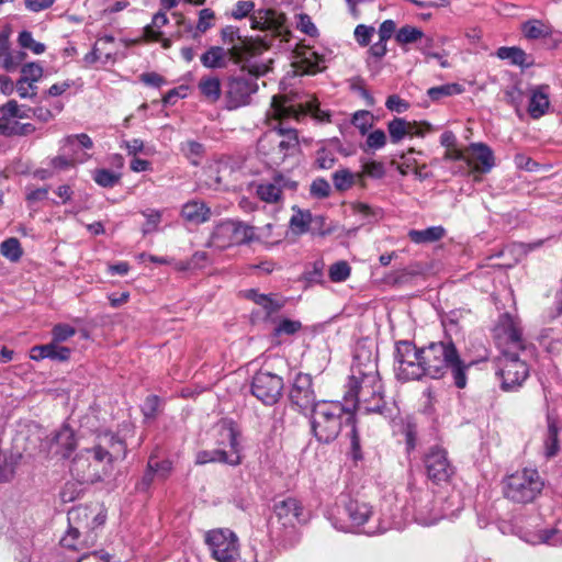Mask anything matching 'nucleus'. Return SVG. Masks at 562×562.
Segmentation results:
<instances>
[{
  "label": "nucleus",
  "instance_id": "3c124183",
  "mask_svg": "<svg viewBox=\"0 0 562 562\" xmlns=\"http://www.w3.org/2000/svg\"><path fill=\"white\" fill-rule=\"evenodd\" d=\"M505 334L507 336V340L510 345V348H513V351L520 350L525 352L528 349L527 342L522 339L521 330L515 326L512 322L506 327Z\"/></svg>",
  "mask_w": 562,
  "mask_h": 562
},
{
  "label": "nucleus",
  "instance_id": "cd10ccee",
  "mask_svg": "<svg viewBox=\"0 0 562 562\" xmlns=\"http://www.w3.org/2000/svg\"><path fill=\"white\" fill-rule=\"evenodd\" d=\"M420 364L422 359L419 357L418 360L409 358L408 360L397 363L394 368L396 379L402 382L423 380L424 371Z\"/></svg>",
  "mask_w": 562,
  "mask_h": 562
},
{
  "label": "nucleus",
  "instance_id": "5701e85b",
  "mask_svg": "<svg viewBox=\"0 0 562 562\" xmlns=\"http://www.w3.org/2000/svg\"><path fill=\"white\" fill-rule=\"evenodd\" d=\"M546 89H548V86L531 88L528 113L535 120L543 116L550 106L549 95L546 92Z\"/></svg>",
  "mask_w": 562,
  "mask_h": 562
},
{
  "label": "nucleus",
  "instance_id": "1a4fd4ad",
  "mask_svg": "<svg viewBox=\"0 0 562 562\" xmlns=\"http://www.w3.org/2000/svg\"><path fill=\"white\" fill-rule=\"evenodd\" d=\"M456 345L451 338L446 340L429 342L420 347V359L424 371V378L439 380L447 374V362Z\"/></svg>",
  "mask_w": 562,
  "mask_h": 562
},
{
  "label": "nucleus",
  "instance_id": "ea45409f",
  "mask_svg": "<svg viewBox=\"0 0 562 562\" xmlns=\"http://www.w3.org/2000/svg\"><path fill=\"white\" fill-rule=\"evenodd\" d=\"M539 539L542 543L551 546L562 544V510L557 515L555 522L551 528L539 531Z\"/></svg>",
  "mask_w": 562,
  "mask_h": 562
},
{
  "label": "nucleus",
  "instance_id": "0eeeda50",
  "mask_svg": "<svg viewBox=\"0 0 562 562\" xmlns=\"http://www.w3.org/2000/svg\"><path fill=\"white\" fill-rule=\"evenodd\" d=\"M543 486L537 470L525 469L506 477L504 495L515 503L528 504L536 499Z\"/></svg>",
  "mask_w": 562,
  "mask_h": 562
},
{
  "label": "nucleus",
  "instance_id": "f257e3e1",
  "mask_svg": "<svg viewBox=\"0 0 562 562\" xmlns=\"http://www.w3.org/2000/svg\"><path fill=\"white\" fill-rule=\"evenodd\" d=\"M232 58L240 64L238 74L227 78L225 85L226 108L235 110L240 106L248 105L251 95L258 91L257 80L271 70L269 61L258 60L256 50L251 43H245L239 47L232 49Z\"/></svg>",
  "mask_w": 562,
  "mask_h": 562
},
{
  "label": "nucleus",
  "instance_id": "9b49d317",
  "mask_svg": "<svg viewBox=\"0 0 562 562\" xmlns=\"http://www.w3.org/2000/svg\"><path fill=\"white\" fill-rule=\"evenodd\" d=\"M502 368L497 372L501 378V387L503 391H516L529 375L527 363L519 359L516 351L510 349L503 352Z\"/></svg>",
  "mask_w": 562,
  "mask_h": 562
},
{
  "label": "nucleus",
  "instance_id": "423d86ee",
  "mask_svg": "<svg viewBox=\"0 0 562 562\" xmlns=\"http://www.w3.org/2000/svg\"><path fill=\"white\" fill-rule=\"evenodd\" d=\"M372 514V507L368 503L342 495L330 512L329 520L335 529L352 532L355 527L363 526Z\"/></svg>",
  "mask_w": 562,
  "mask_h": 562
},
{
  "label": "nucleus",
  "instance_id": "0e129e2a",
  "mask_svg": "<svg viewBox=\"0 0 562 562\" xmlns=\"http://www.w3.org/2000/svg\"><path fill=\"white\" fill-rule=\"evenodd\" d=\"M525 100V93L520 89L519 85H513L508 89L505 90V101L514 106L516 111H519V108L522 105Z\"/></svg>",
  "mask_w": 562,
  "mask_h": 562
},
{
  "label": "nucleus",
  "instance_id": "bf43d9fd",
  "mask_svg": "<svg viewBox=\"0 0 562 562\" xmlns=\"http://www.w3.org/2000/svg\"><path fill=\"white\" fill-rule=\"evenodd\" d=\"M43 67L35 61L26 63L21 67V79L31 83L37 82L43 76Z\"/></svg>",
  "mask_w": 562,
  "mask_h": 562
},
{
  "label": "nucleus",
  "instance_id": "774afa93",
  "mask_svg": "<svg viewBox=\"0 0 562 562\" xmlns=\"http://www.w3.org/2000/svg\"><path fill=\"white\" fill-rule=\"evenodd\" d=\"M542 45L546 49H558L562 47V32L554 29L553 26L550 27V31H548V34L542 40Z\"/></svg>",
  "mask_w": 562,
  "mask_h": 562
},
{
  "label": "nucleus",
  "instance_id": "c756f323",
  "mask_svg": "<svg viewBox=\"0 0 562 562\" xmlns=\"http://www.w3.org/2000/svg\"><path fill=\"white\" fill-rule=\"evenodd\" d=\"M551 26L552 25L548 21L540 19H529L521 23L520 32L522 36L528 41L540 40L542 42Z\"/></svg>",
  "mask_w": 562,
  "mask_h": 562
},
{
  "label": "nucleus",
  "instance_id": "8fccbe9b",
  "mask_svg": "<svg viewBox=\"0 0 562 562\" xmlns=\"http://www.w3.org/2000/svg\"><path fill=\"white\" fill-rule=\"evenodd\" d=\"M408 123L405 119L394 117L387 123V131L390 134L391 143H400L406 134H408Z\"/></svg>",
  "mask_w": 562,
  "mask_h": 562
},
{
  "label": "nucleus",
  "instance_id": "338daca9",
  "mask_svg": "<svg viewBox=\"0 0 562 562\" xmlns=\"http://www.w3.org/2000/svg\"><path fill=\"white\" fill-rule=\"evenodd\" d=\"M76 334V329L68 324H57L52 329V340L60 344Z\"/></svg>",
  "mask_w": 562,
  "mask_h": 562
},
{
  "label": "nucleus",
  "instance_id": "69168bd1",
  "mask_svg": "<svg viewBox=\"0 0 562 562\" xmlns=\"http://www.w3.org/2000/svg\"><path fill=\"white\" fill-rule=\"evenodd\" d=\"M296 29L311 37H317L319 35L316 25L313 23L311 16L306 13L297 14Z\"/></svg>",
  "mask_w": 562,
  "mask_h": 562
},
{
  "label": "nucleus",
  "instance_id": "864d4df0",
  "mask_svg": "<svg viewBox=\"0 0 562 562\" xmlns=\"http://www.w3.org/2000/svg\"><path fill=\"white\" fill-rule=\"evenodd\" d=\"M147 464L153 465V472L159 480H166L172 471V462L169 459L158 460L155 454H150Z\"/></svg>",
  "mask_w": 562,
  "mask_h": 562
},
{
  "label": "nucleus",
  "instance_id": "2eb2a0df",
  "mask_svg": "<svg viewBox=\"0 0 562 562\" xmlns=\"http://www.w3.org/2000/svg\"><path fill=\"white\" fill-rule=\"evenodd\" d=\"M46 443L53 453L60 456L63 459L70 458L78 446L76 432L67 423L53 431L46 438Z\"/></svg>",
  "mask_w": 562,
  "mask_h": 562
},
{
  "label": "nucleus",
  "instance_id": "e2e57ef3",
  "mask_svg": "<svg viewBox=\"0 0 562 562\" xmlns=\"http://www.w3.org/2000/svg\"><path fill=\"white\" fill-rule=\"evenodd\" d=\"M331 188L325 178H316L310 187V194L315 199H326L330 195Z\"/></svg>",
  "mask_w": 562,
  "mask_h": 562
},
{
  "label": "nucleus",
  "instance_id": "393cba45",
  "mask_svg": "<svg viewBox=\"0 0 562 562\" xmlns=\"http://www.w3.org/2000/svg\"><path fill=\"white\" fill-rule=\"evenodd\" d=\"M560 426L557 417L547 415V432L543 439L544 454L548 459L555 457L560 451Z\"/></svg>",
  "mask_w": 562,
  "mask_h": 562
},
{
  "label": "nucleus",
  "instance_id": "39448f33",
  "mask_svg": "<svg viewBox=\"0 0 562 562\" xmlns=\"http://www.w3.org/2000/svg\"><path fill=\"white\" fill-rule=\"evenodd\" d=\"M257 148L265 164L270 168H277L286 158L293 157L300 151L297 131L276 127L259 139Z\"/></svg>",
  "mask_w": 562,
  "mask_h": 562
},
{
  "label": "nucleus",
  "instance_id": "680f3d73",
  "mask_svg": "<svg viewBox=\"0 0 562 562\" xmlns=\"http://www.w3.org/2000/svg\"><path fill=\"white\" fill-rule=\"evenodd\" d=\"M0 113L3 114V119L10 120L11 117L29 119L31 114L26 110H21L20 105L15 100H9L7 103L0 106Z\"/></svg>",
  "mask_w": 562,
  "mask_h": 562
},
{
  "label": "nucleus",
  "instance_id": "a211bd4d",
  "mask_svg": "<svg viewBox=\"0 0 562 562\" xmlns=\"http://www.w3.org/2000/svg\"><path fill=\"white\" fill-rule=\"evenodd\" d=\"M475 361H465L461 358V355L457 347H454L452 353L448 358L447 373L450 372L453 385L463 390L468 385V371L473 367Z\"/></svg>",
  "mask_w": 562,
  "mask_h": 562
},
{
  "label": "nucleus",
  "instance_id": "f3484780",
  "mask_svg": "<svg viewBox=\"0 0 562 562\" xmlns=\"http://www.w3.org/2000/svg\"><path fill=\"white\" fill-rule=\"evenodd\" d=\"M273 513L283 527H294L296 522L305 521L303 507L294 497H285L274 501Z\"/></svg>",
  "mask_w": 562,
  "mask_h": 562
},
{
  "label": "nucleus",
  "instance_id": "37998d69",
  "mask_svg": "<svg viewBox=\"0 0 562 562\" xmlns=\"http://www.w3.org/2000/svg\"><path fill=\"white\" fill-rule=\"evenodd\" d=\"M423 30L409 24L403 25L395 33V41L400 45L416 44L423 37Z\"/></svg>",
  "mask_w": 562,
  "mask_h": 562
},
{
  "label": "nucleus",
  "instance_id": "aec40b11",
  "mask_svg": "<svg viewBox=\"0 0 562 562\" xmlns=\"http://www.w3.org/2000/svg\"><path fill=\"white\" fill-rule=\"evenodd\" d=\"M71 349L60 346L55 341L45 345H36L31 348L30 358L34 361L49 359L57 362H66L70 359Z\"/></svg>",
  "mask_w": 562,
  "mask_h": 562
},
{
  "label": "nucleus",
  "instance_id": "4be33fe9",
  "mask_svg": "<svg viewBox=\"0 0 562 562\" xmlns=\"http://www.w3.org/2000/svg\"><path fill=\"white\" fill-rule=\"evenodd\" d=\"M212 211L203 202L199 200H192L182 205L181 216L189 223L200 225L207 222L211 218Z\"/></svg>",
  "mask_w": 562,
  "mask_h": 562
},
{
  "label": "nucleus",
  "instance_id": "c03bdc74",
  "mask_svg": "<svg viewBox=\"0 0 562 562\" xmlns=\"http://www.w3.org/2000/svg\"><path fill=\"white\" fill-rule=\"evenodd\" d=\"M274 11L271 9H259L250 16L252 30L266 31L273 27Z\"/></svg>",
  "mask_w": 562,
  "mask_h": 562
},
{
  "label": "nucleus",
  "instance_id": "a878e982",
  "mask_svg": "<svg viewBox=\"0 0 562 562\" xmlns=\"http://www.w3.org/2000/svg\"><path fill=\"white\" fill-rule=\"evenodd\" d=\"M221 38L224 43H228V44H232L235 42V40H238L239 41V44L238 45H233L228 52H229V55L232 56V49L235 48V47H239L241 45H244L246 42L247 43H251L254 45V48L256 50V58L262 53V50L267 49V45L257 41V40H254L251 37H241L240 36V33H239V29L236 27V26H233V25H226L225 27H223L221 30Z\"/></svg>",
  "mask_w": 562,
  "mask_h": 562
},
{
  "label": "nucleus",
  "instance_id": "58836bf2",
  "mask_svg": "<svg viewBox=\"0 0 562 562\" xmlns=\"http://www.w3.org/2000/svg\"><path fill=\"white\" fill-rule=\"evenodd\" d=\"M256 193L261 201L267 203H278L282 199L280 187L274 176L272 177V181L258 184Z\"/></svg>",
  "mask_w": 562,
  "mask_h": 562
},
{
  "label": "nucleus",
  "instance_id": "473e14b6",
  "mask_svg": "<svg viewBox=\"0 0 562 562\" xmlns=\"http://www.w3.org/2000/svg\"><path fill=\"white\" fill-rule=\"evenodd\" d=\"M446 229L441 226H430L425 229H411L408 237L415 244H429L443 238Z\"/></svg>",
  "mask_w": 562,
  "mask_h": 562
},
{
  "label": "nucleus",
  "instance_id": "a19ab883",
  "mask_svg": "<svg viewBox=\"0 0 562 562\" xmlns=\"http://www.w3.org/2000/svg\"><path fill=\"white\" fill-rule=\"evenodd\" d=\"M122 173L106 168H98L92 173L94 182L102 188H113L120 183Z\"/></svg>",
  "mask_w": 562,
  "mask_h": 562
},
{
  "label": "nucleus",
  "instance_id": "6ab92c4d",
  "mask_svg": "<svg viewBox=\"0 0 562 562\" xmlns=\"http://www.w3.org/2000/svg\"><path fill=\"white\" fill-rule=\"evenodd\" d=\"M172 15L177 18L178 26H180L184 33H190L191 37L194 40L210 30L213 26V20L215 19L214 11L209 8L199 11V20L195 27L182 13H172Z\"/></svg>",
  "mask_w": 562,
  "mask_h": 562
},
{
  "label": "nucleus",
  "instance_id": "4c0bfd02",
  "mask_svg": "<svg viewBox=\"0 0 562 562\" xmlns=\"http://www.w3.org/2000/svg\"><path fill=\"white\" fill-rule=\"evenodd\" d=\"M180 151L193 166H199L205 154V147L196 140H186L180 144Z\"/></svg>",
  "mask_w": 562,
  "mask_h": 562
},
{
  "label": "nucleus",
  "instance_id": "6e6d98bb",
  "mask_svg": "<svg viewBox=\"0 0 562 562\" xmlns=\"http://www.w3.org/2000/svg\"><path fill=\"white\" fill-rule=\"evenodd\" d=\"M18 43L22 48L30 49L37 55L43 54L46 49V46L43 43L36 42L33 38L32 32L27 30L20 32Z\"/></svg>",
  "mask_w": 562,
  "mask_h": 562
},
{
  "label": "nucleus",
  "instance_id": "2f4dec72",
  "mask_svg": "<svg viewBox=\"0 0 562 562\" xmlns=\"http://www.w3.org/2000/svg\"><path fill=\"white\" fill-rule=\"evenodd\" d=\"M91 514L92 510L89 507H74L67 514L68 525L74 528H79L85 535L91 533Z\"/></svg>",
  "mask_w": 562,
  "mask_h": 562
},
{
  "label": "nucleus",
  "instance_id": "bb28decb",
  "mask_svg": "<svg viewBox=\"0 0 562 562\" xmlns=\"http://www.w3.org/2000/svg\"><path fill=\"white\" fill-rule=\"evenodd\" d=\"M499 59H509L512 65L528 69L535 65V60L522 48L518 46H502L496 50Z\"/></svg>",
  "mask_w": 562,
  "mask_h": 562
},
{
  "label": "nucleus",
  "instance_id": "09e8293b",
  "mask_svg": "<svg viewBox=\"0 0 562 562\" xmlns=\"http://www.w3.org/2000/svg\"><path fill=\"white\" fill-rule=\"evenodd\" d=\"M462 87L459 83H446L437 87H431L427 90V95L431 101H439L445 97L460 94Z\"/></svg>",
  "mask_w": 562,
  "mask_h": 562
},
{
  "label": "nucleus",
  "instance_id": "4d7b16f0",
  "mask_svg": "<svg viewBox=\"0 0 562 562\" xmlns=\"http://www.w3.org/2000/svg\"><path fill=\"white\" fill-rule=\"evenodd\" d=\"M351 268L345 260L337 261L329 267V279L333 282H344L350 277Z\"/></svg>",
  "mask_w": 562,
  "mask_h": 562
},
{
  "label": "nucleus",
  "instance_id": "052dcab7",
  "mask_svg": "<svg viewBox=\"0 0 562 562\" xmlns=\"http://www.w3.org/2000/svg\"><path fill=\"white\" fill-rule=\"evenodd\" d=\"M361 164H362L361 165L362 171L369 178L379 180V179H382L386 173L385 166L381 161H376V160H372V159H368V160L361 159Z\"/></svg>",
  "mask_w": 562,
  "mask_h": 562
},
{
  "label": "nucleus",
  "instance_id": "72a5a7b5",
  "mask_svg": "<svg viewBox=\"0 0 562 562\" xmlns=\"http://www.w3.org/2000/svg\"><path fill=\"white\" fill-rule=\"evenodd\" d=\"M345 426L350 427V451L349 457L351 460L357 463L363 459V453L361 449L360 436L357 428V418L355 414H349L345 419Z\"/></svg>",
  "mask_w": 562,
  "mask_h": 562
},
{
  "label": "nucleus",
  "instance_id": "603ef678",
  "mask_svg": "<svg viewBox=\"0 0 562 562\" xmlns=\"http://www.w3.org/2000/svg\"><path fill=\"white\" fill-rule=\"evenodd\" d=\"M373 114L368 110H359L353 113L351 123L357 127L361 135L368 134L373 124Z\"/></svg>",
  "mask_w": 562,
  "mask_h": 562
},
{
  "label": "nucleus",
  "instance_id": "4468645a",
  "mask_svg": "<svg viewBox=\"0 0 562 562\" xmlns=\"http://www.w3.org/2000/svg\"><path fill=\"white\" fill-rule=\"evenodd\" d=\"M427 476L434 483L447 482L454 469L448 460L447 451L439 447H432L424 459Z\"/></svg>",
  "mask_w": 562,
  "mask_h": 562
},
{
  "label": "nucleus",
  "instance_id": "9d476101",
  "mask_svg": "<svg viewBox=\"0 0 562 562\" xmlns=\"http://www.w3.org/2000/svg\"><path fill=\"white\" fill-rule=\"evenodd\" d=\"M283 391V379L276 373L259 370L251 378L250 393L266 406L279 403Z\"/></svg>",
  "mask_w": 562,
  "mask_h": 562
},
{
  "label": "nucleus",
  "instance_id": "dca6fc26",
  "mask_svg": "<svg viewBox=\"0 0 562 562\" xmlns=\"http://www.w3.org/2000/svg\"><path fill=\"white\" fill-rule=\"evenodd\" d=\"M85 453L90 454L95 462L104 463L110 468L113 467L114 462L119 461L108 450H104L101 446H98L94 442V445L91 448L82 450L72 460L70 471L72 473H76L78 476H81L82 479H86V467H90L88 458H85Z\"/></svg>",
  "mask_w": 562,
  "mask_h": 562
},
{
  "label": "nucleus",
  "instance_id": "13d9d810",
  "mask_svg": "<svg viewBox=\"0 0 562 562\" xmlns=\"http://www.w3.org/2000/svg\"><path fill=\"white\" fill-rule=\"evenodd\" d=\"M142 214L146 217V222L142 227L144 236L149 235L158 229L161 222V212L158 210H145Z\"/></svg>",
  "mask_w": 562,
  "mask_h": 562
},
{
  "label": "nucleus",
  "instance_id": "5fc2aeb1",
  "mask_svg": "<svg viewBox=\"0 0 562 562\" xmlns=\"http://www.w3.org/2000/svg\"><path fill=\"white\" fill-rule=\"evenodd\" d=\"M351 207L355 214L361 215L362 220L368 223L378 221L382 216L381 209L372 207L367 203L356 202Z\"/></svg>",
  "mask_w": 562,
  "mask_h": 562
},
{
  "label": "nucleus",
  "instance_id": "20e7f679",
  "mask_svg": "<svg viewBox=\"0 0 562 562\" xmlns=\"http://www.w3.org/2000/svg\"><path fill=\"white\" fill-rule=\"evenodd\" d=\"M218 436L216 440L218 448L199 451L195 457V464L224 463L237 467L241 463L240 431L236 423L232 419L223 420L220 425Z\"/></svg>",
  "mask_w": 562,
  "mask_h": 562
},
{
  "label": "nucleus",
  "instance_id": "49530a36",
  "mask_svg": "<svg viewBox=\"0 0 562 562\" xmlns=\"http://www.w3.org/2000/svg\"><path fill=\"white\" fill-rule=\"evenodd\" d=\"M295 212L291 220H290V226L295 229L299 234H304L310 231V224L312 221V213L308 210H301L297 206L292 207Z\"/></svg>",
  "mask_w": 562,
  "mask_h": 562
},
{
  "label": "nucleus",
  "instance_id": "f704fd0d",
  "mask_svg": "<svg viewBox=\"0 0 562 562\" xmlns=\"http://www.w3.org/2000/svg\"><path fill=\"white\" fill-rule=\"evenodd\" d=\"M229 52L222 46H211L201 55V64L205 68L217 69L226 66V57Z\"/></svg>",
  "mask_w": 562,
  "mask_h": 562
},
{
  "label": "nucleus",
  "instance_id": "ddd939ff",
  "mask_svg": "<svg viewBox=\"0 0 562 562\" xmlns=\"http://www.w3.org/2000/svg\"><path fill=\"white\" fill-rule=\"evenodd\" d=\"M212 557L218 562H231L238 555V539L229 529L211 530L205 536Z\"/></svg>",
  "mask_w": 562,
  "mask_h": 562
},
{
  "label": "nucleus",
  "instance_id": "e433bc0d",
  "mask_svg": "<svg viewBox=\"0 0 562 562\" xmlns=\"http://www.w3.org/2000/svg\"><path fill=\"white\" fill-rule=\"evenodd\" d=\"M420 357V348H417L414 341L412 340H398L395 342L394 347V362L395 364L408 360L409 358H414V360H418Z\"/></svg>",
  "mask_w": 562,
  "mask_h": 562
},
{
  "label": "nucleus",
  "instance_id": "6e6552de",
  "mask_svg": "<svg viewBox=\"0 0 562 562\" xmlns=\"http://www.w3.org/2000/svg\"><path fill=\"white\" fill-rule=\"evenodd\" d=\"M258 239L254 226L235 220L218 222L211 234V243L221 249L248 245Z\"/></svg>",
  "mask_w": 562,
  "mask_h": 562
},
{
  "label": "nucleus",
  "instance_id": "7ed1b4c3",
  "mask_svg": "<svg viewBox=\"0 0 562 562\" xmlns=\"http://www.w3.org/2000/svg\"><path fill=\"white\" fill-rule=\"evenodd\" d=\"M355 414L339 401H318L313 411H311V431L315 439L322 445L334 442L345 425L346 417Z\"/></svg>",
  "mask_w": 562,
  "mask_h": 562
},
{
  "label": "nucleus",
  "instance_id": "b1692460",
  "mask_svg": "<svg viewBox=\"0 0 562 562\" xmlns=\"http://www.w3.org/2000/svg\"><path fill=\"white\" fill-rule=\"evenodd\" d=\"M247 300L252 301L255 304L261 306L266 312V317L278 313L284 306V301L273 299L272 294L259 293L257 289H248L244 292Z\"/></svg>",
  "mask_w": 562,
  "mask_h": 562
},
{
  "label": "nucleus",
  "instance_id": "de8ad7c7",
  "mask_svg": "<svg viewBox=\"0 0 562 562\" xmlns=\"http://www.w3.org/2000/svg\"><path fill=\"white\" fill-rule=\"evenodd\" d=\"M333 183L337 191H347L356 184V175L347 168L339 169L333 173Z\"/></svg>",
  "mask_w": 562,
  "mask_h": 562
},
{
  "label": "nucleus",
  "instance_id": "7c9ffc66",
  "mask_svg": "<svg viewBox=\"0 0 562 562\" xmlns=\"http://www.w3.org/2000/svg\"><path fill=\"white\" fill-rule=\"evenodd\" d=\"M473 159L481 164V172H490L495 166L494 153L485 143H471L469 146Z\"/></svg>",
  "mask_w": 562,
  "mask_h": 562
},
{
  "label": "nucleus",
  "instance_id": "f03ea898",
  "mask_svg": "<svg viewBox=\"0 0 562 562\" xmlns=\"http://www.w3.org/2000/svg\"><path fill=\"white\" fill-rule=\"evenodd\" d=\"M348 391L344 395L345 402H352L349 407L356 414H379L385 420L392 422L398 415V408L393 404L389 405L384 400V391L381 381L376 375H364L360 382L355 375L348 381Z\"/></svg>",
  "mask_w": 562,
  "mask_h": 562
},
{
  "label": "nucleus",
  "instance_id": "f8f14e48",
  "mask_svg": "<svg viewBox=\"0 0 562 562\" xmlns=\"http://www.w3.org/2000/svg\"><path fill=\"white\" fill-rule=\"evenodd\" d=\"M290 404L295 407L301 414H306L313 411L318 405L316 394L313 389L312 375L308 373L299 372L295 374L288 394Z\"/></svg>",
  "mask_w": 562,
  "mask_h": 562
},
{
  "label": "nucleus",
  "instance_id": "c85d7f7f",
  "mask_svg": "<svg viewBox=\"0 0 562 562\" xmlns=\"http://www.w3.org/2000/svg\"><path fill=\"white\" fill-rule=\"evenodd\" d=\"M95 535H85L79 528L68 527L66 535L60 539V544L70 550H79L83 547L93 544Z\"/></svg>",
  "mask_w": 562,
  "mask_h": 562
},
{
  "label": "nucleus",
  "instance_id": "412c9836",
  "mask_svg": "<svg viewBox=\"0 0 562 562\" xmlns=\"http://www.w3.org/2000/svg\"><path fill=\"white\" fill-rule=\"evenodd\" d=\"M94 442L104 450H108L120 461H123L127 456V445L125 440L109 429L98 431Z\"/></svg>",
  "mask_w": 562,
  "mask_h": 562
},
{
  "label": "nucleus",
  "instance_id": "a18cd8bd",
  "mask_svg": "<svg viewBox=\"0 0 562 562\" xmlns=\"http://www.w3.org/2000/svg\"><path fill=\"white\" fill-rule=\"evenodd\" d=\"M0 252L11 262H18L23 255V249L18 238L9 237L1 243Z\"/></svg>",
  "mask_w": 562,
  "mask_h": 562
},
{
  "label": "nucleus",
  "instance_id": "79ce46f5",
  "mask_svg": "<svg viewBox=\"0 0 562 562\" xmlns=\"http://www.w3.org/2000/svg\"><path fill=\"white\" fill-rule=\"evenodd\" d=\"M324 268L325 263L321 259L305 268L302 274V280L306 283V286L324 283Z\"/></svg>",
  "mask_w": 562,
  "mask_h": 562
},
{
  "label": "nucleus",
  "instance_id": "c9c22d12",
  "mask_svg": "<svg viewBox=\"0 0 562 562\" xmlns=\"http://www.w3.org/2000/svg\"><path fill=\"white\" fill-rule=\"evenodd\" d=\"M201 94L211 102H216L222 95V86L217 77H203L199 85Z\"/></svg>",
  "mask_w": 562,
  "mask_h": 562
}]
</instances>
